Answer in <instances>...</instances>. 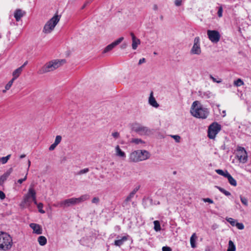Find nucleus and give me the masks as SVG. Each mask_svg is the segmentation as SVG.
Instances as JSON below:
<instances>
[{
	"mask_svg": "<svg viewBox=\"0 0 251 251\" xmlns=\"http://www.w3.org/2000/svg\"><path fill=\"white\" fill-rule=\"evenodd\" d=\"M190 112L194 117L203 119H206L209 114L208 109L204 107L199 101L193 102Z\"/></svg>",
	"mask_w": 251,
	"mask_h": 251,
	"instance_id": "1",
	"label": "nucleus"
},
{
	"mask_svg": "<svg viewBox=\"0 0 251 251\" xmlns=\"http://www.w3.org/2000/svg\"><path fill=\"white\" fill-rule=\"evenodd\" d=\"M66 62L65 59L51 60L44 65L39 71V74H43L48 72L53 71L60 67Z\"/></svg>",
	"mask_w": 251,
	"mask_h": 251,
	"instance_id": "2",
	"label": "nucleus"
},
{
	"mask_svg": "<svg viewBox=\"0 0 251 251\" xmlns=\"http://www.w3.org/2000/svg\"><path fill=\"white\" fill-rule=\"evenodd\" d=\"M150 157V153L146 150H137L132 152L129 156L130 161L137 162L145 160Z\"/></svg>",
	"mask_w": 251,
	"mask_h": 251,
	"instance_id": "3",
	"label": "nucleus"
},
{
	"mask_svg": "<svg viewBox=\"0 0 251 251\" xmlns=\"http://www.w3.org/2000/svg\"><path fill=\"white\" fill-rule=\"evenodd\" d=\"M12 237L8 233L0 232V250L7 251L10 250L12 246Z\"/></svg>",
	"mask_w": 251,
	"mask_h": 251,
	"instance_id": "4",
	"label": "nucleus"
},
{
	"mask_svg": "<svg viewBox=\"0 0 251 251\" xmlns=\"http://www.w3.org/2000/svg\"><path fill=\"white\" fill-rule=\"evenodd\" d=\"M60 16L55 15L45 25L43 32L46 34L50 33L54 28L60 20Z\"/></svg>",
	"mask_w": 251,
	"mask_h": 251,
	"instance_id": "5",
	"label": "nucleus"
},
{
	"mask_svg": "<svg viewBox=\"0 0 251 251\" xmlns=\"http://www.w3.org/2000/svg\"><path fill=\"white\" fill-rule=\"evenodd\" d=\"M131 130L140 135L148 134L150 130L145 126L138 123H134L131 126Z\"/></svg>",
	"mask_w": 251,
	"mask_h": 251,
	"instance_id": "6",
	"label": "nucleus"
},
{
	"mask_svg": "<svg viewBox=\"0 0 251 251\" xmlns=\"http://www.w3.org/2000/svg\"><path fill=\"white\" fill-rule=\"evenodd\" d=\"M221 129V126L216 122L211 124L208 129V137L211 139H214L216 135Z\"/></svg>",
	"mask_w": 251,
	"mask_h": 251,
	"instance_id": "7",
	"label": "nucleus"
},
{
	"mask_svg": "<svg viewBox=\"0 0 251 251\" xmlns=\"http://www.w3.org/2000/svg\"><path fill=\"white\" fill-rule=\"evenodd\" d=\"M201 52L200 46V38L199 37H196L194 40V44L190 50L191 54L200 55Z\"/></svg>",
	"mask_w": 251,
	"mask_h": 251,
	"instance_id": "8",
	"label": "nucleus"
},
{
	"mask_svg": "<svg viewBox=\"0 0 251 251\" xmlns=\"http://www.w3.org/2000/svg\"><path fill=\"white\" fill-rule=\"evenodd\" d=\"M207 34L209 39L214 43H218L221 37V35L219 31L215 30H208Z\"/></svg>",
	"mask_w": 251,
	"mask_h": 251,
	"instance_id": "9",
	"label": "nucleus"
},
{
	"mask_svg": "<svg viewBox=\"0 0 251 251\" xmlns=\"http://www.w3.org/2000/svg\"><path fill=\"white\" fill-rule=\"evenodd\" d=\"M140 186L138 185L136 186L134 189L129 193V194L127 196L125 200L122 203V206L123 207H126L128 208L129 206V202L131 201L132 199L134 197L136 192L140 189Z\"/></svg>",
	"mask_w": 251,
	"mask_h": 251,
	"instance_id": "10",
	"label": "nucleus"
},
{
	"mask_svg": "<svg viewBox=\"0 0 251 251\" xmlns=\"http://www.w3.org/2000/svg\"><path fill=\"white\" fill-rule=\"evenodd\" d=\"M238 153L237 157L240 162L245 163L247 161V153L243 147H239L237 149Z\"/></svg>",
	"mask_w": 251,
	"mask_h": 251,
	"instance_id": "11",
	"label": "nucleus"
},
{
	"mask_svg": "<svg viewBox=\"0 0 251 251\" xmlns=\"http://www.w3.org/2000/svg\"><path fill=\"white\" fill-rule=\"evenodd\" d=\"M58 204L60 207L63 208L75 205L77 204L76 198H72L70 199H66L60 201Z\"/></svg>",
	"mask_w": 251,
	"mask_h": 251,
	"instance_id": "12",
	"label": "nucleus"
},
{
	"mask_svg": "<svg viewBox=\"0 0 251 251\" xmlns=\"http://www.w3.org/2000/svg\"><path fill=\"white\" fill-rule=\"evenodd\" d=\"M124 37H121L112 43L111 44L107 46L104 50H103V53H106L110 50H111L114 48H115L116 46L121 43L124 40Z\"/></svg>",
	"mask_w": 251,
	"mask_h": 251,
	"instance_id": "13",
	"label": "nucleus"
},
{
	"mask_svg": "<svg viewBox=\"0 0 251 251\" xmlns=\"http://www.w3.org/2000/svg\"><path fill=\"white\" fill-rule=\"evenodd\" d=\"M29 226L33 229V232L37 234H41L42 233V228L41 226L35 223H31Z\"/></svg>",
	"mask_w": 251,
	"mask_h": 251,
	"instance_id": "14",
	"label": "nucleus"
},
{
	"mask_svg": "<svg viewBox=\"0 0 251 251\" xmlns=\"http://www.w3.org/2000/svg\"><path fill=\"white\" fill-rule=\"evenodd\" d=\"M25 14V12L20 9H16L14 13V17L17 21H19Z\"/></svg>",
	"mask_w": 251,
	"mask_h": 251,
	"instance_id": "15",
	"label": "nucleus"
},
{
	"mask_svg": "<svg viewBox=\"0 0 251 251\" xmlns=\"http://www.w3.org/2000/svg\"><path fill=\"white\" fill-rule=\"evenodd\" d=\"M149 102L151 105L154 107L157 108L159 106V104L157 102L155 98L152 96V93H151V96L149 97Z\"/></svg>",
	"mask_w": 251,
	"mask_h": 251,
	"instance_id": "16",
	"label": "nucleus"
},
{
	"mask_svg": "<svg viewBox=\"0 0 251 251\" xmlns=\"http://www.w3.org/2000/svg\"><path fill=\"white\" fill-rule=\"evenodd\" d=\"M127 240V237L124 236L120 239L116 240L114 242V245L116 246L120 247Z\"/></svg>",
	"mask_w": 251,
	"mask_h": 251,
	"instance_id": "17",
	"label": "nucleus"
},
{
	"mask_svg": "<svg viewBox=\"0 0 251 251\" xmlns=\"http://www.w3.org/2000/svg\"><path fill=\"white\" fill-rule=\"evenodd\" d=\"M116 154L118 156L125 158L126 155V153L121 150L119 145H117L115 148Z\"/></svg>",
	"mask_w": 251,
	"mask_h": 251,
	"instance_id": "18",
	"label": "nucleus"
},
{
	"mask_svg": "<svg viewBox=\"0 0 251 251\" xmlns=\"http://www.w3.org/2000/svg\"><path fill=\"white\" fill-rule=\"evenodd\" d=\"M226 178H227L228 181L231 185L233 186H236L237 185V182L236 180L230 175L229 173L228 175H226Z\"/></svg>",
	"mask_w": 251,
	"mask_h": 251,
	"instance_id": "19",
	"label": "nucleus"
},
{
	"mask_svg": "<svg viewBox=\"0 0 251 251\" xmlns=\"http://www.w3.org/2000/svg\"><path fill=\"white\" fill-rule=\"evenodd\" d=\"M89 198V196L88 195H83L80 196L79 198H76V201L77 204H78L79 203H81Z\"/></svg>",
	"mask_w": 251,
	"mask_h": 251,
	"instance_id": "20",
	"label": "nucleus"
},
{
	"mask_svg": "<svg viewBox=\"0 0 251 251\" xmlns=\"http://www.w3.org/2000/svg\"><path fill=\"white\" fill-rule=\"evenodd\" d=\"M141 41L139 39H135L132 40V48L133 50H135L137 48L138 45H140Z\"/></svg>",
	"mask_w": 251,
	"mask_h": 251,
	"instance_id": "21",
	"label": "nucleus"
},
{
	"mask_svg": "<svg viewBox=\"0 0 251 251\" xmlns=\"http://www.w3.org/2000/svg\"><path fill=\"white\" fill-rule=\"evenodd\" d=\"M38 241L41 246H44L47 244V239L43 236H39L38 238Z\"/></svg>",
	"mask_w": 251,
	"mask_h": 251,
	"instance_id": "22",
	"label": "nucleus"
},
{
	"mask_svg": "<svg viewBox=\"0 0 251 251\" xmlns=\"http://www.w3.org/2000/svg\"><path fill=\"white\" fill-rule=\"evenodd\" d=\"M22 71L23 70L22 69V67H19L13 72V76H14L15 78H17L19 76Z\"/></svg>",
	"mask_w": 251,
	"mask_h": 251,
	"instance_id": "23",
	"label": "nucleus"
},
{
	"mask_svg": "<svg viewBox=\"0 0 251 251\" xmlns=\"http://www.w3.org/2000/svg\"><path fill=\"white\" fill-rule=\"evenodd\" d=\"M235 245L231 240H229L228 242V246L227 251H235Z\"/></svg>",
	"mask_w": 251,
	"mask_h": 251,
	"instance_id": "24",
	"label": "nucleus"
},
{
	"mask_svg": "<svg viewBox=\"0 0 251 251\" xmlns=\"http://www.w3.org/2000/svg\"><path fill=\"white\" fill-rule=\"evenodd\" d=\"M28 194L32 198L33 201H35L36 192L33 188H30L28 189Z\"/></svg>",
	"mask_w": 251,
	"mask_h": 251,
	"instance_id": "25",
	"label": "nucleus"
},
{
	"mask_svg": "<svg viewBox=\"0 0 251 251\" xmlns=\"http://www.w3.org/2000/svg\"><path fill=\"white\" fill-rule=\"evenodd\" d=\"M130 143H134L136 145H139L140 144H144L145 142L141 139L132 138L130 141Z\"/></svg>",
	"mask_w": 251,
	"mask_h": 251,
	"instance_id": "26",
	"label": "nucleus"
},
{
	"mask_svg": "<svg viewBox=\"0 0 251 251\" xmlns=\"http://www.w3.org/2000/svg\"><path fill=\"white\" fill-rule=\"evenodd\" d=\"M215 171L218 175L224 176L225 177H226V175H228L229 174V173L226 170L224 171L223 170L221 169H217Z\"/></svg>",
	"mask_w": 251,
	"mask_h": 251,
	"instance_id": "27",
	"label": "nucleus"
},
{
	"mask_svg": "<svg viewBox=\"0 0 251 251\" xmlns=\"http://www.w3.org/2000/svg\"><path fill=\"white\" fill-rule=\"evenodd\" d=\"M233 84L236 87H239L244 84L243 81L240 79L238 78L237 80L234 81Z\"/></svg>",
	"mask_w": 251,
	"mask_h": 251,
	"instance_id": "28",
	"label": "nucleus"
},
{
	"mask_svg": "<svg viewBox=\"0 0 251 251\" xmlns=\"http://www.w3.org/2000/svg\"><path fill=\"white\" fill-rule=\"evenodd\" d=\"M153 224H154V229L156 231H158L160 230L161 227H160V225L159 222L158 221H154L153 222Z\"/></svg>",
	"mask_w": 251,
	"mask_h": 251,
	"instance_id": "29",
	"label": "nucleus"
},
{
	"mask_svg": "<svg viewBox=\"0 0 251 251\" xmlns=\"http://www.w3.org/2000/svg\"><path fill=\"white\" fill-rule=\"evenodd\" d=\"M11 157V154H8L6 156L2 157L0 158V162L2 164H4L7 163L8 160L10 159Z\"/></svg>",
	"mask_w": 251,
	"mask_h": 251,
	"instance_id": "30",
	"label": "nucleus"
},
{
	"mask_svg": "<svg viewBox=\"0 0 251 251\" xmlns=\"http://www.w3.org/2000/svg\"><path fill=\"white\" fill-rule=\"evenodd\" d=\"M220 192L224 194L226 196H228L231 195L230 193L226 190H225L224 188L220 187L218 186H215Z\"/></svg>",
	"mask_w": 251,
	"mask_h": 251,
	"instance_id": "31",
	"label": "nucleus"
},
{
	"mask_svg": "<svg viewBox=\"0 0 251 251\" xmlns=\"http://www.w3.org/2000/svg\"><path fill=\"white\" fill-rule=\"evenodd\" d=\"M240 200L241 202L246 206H247L248 205V201L247 198L245 197H242L240 196Z\"/></svg>",
	"mask_w": 251,
	"mask_h": 251,
	"instance_id": "32",
	"label": "nucleus"
},
{
	"mask_svg": "<svg viewBox=\"0 0 251 251\" xmlns=\"http://www.w3.org/2000/svg\"><path fill=\"white\" fill-rule=\"evenodd\" d=\"M226 220L232 226H235L236 223L235 220L232 218H226Z\"/></svg>",
	"mask_w": 251,
	"mask_h": 251,
	"instance_id": "33",
	"label": "nucleus"
},
{
	"mask_svg": "<svg viewBox=\"0 0 251 251\" xmlns=\"http://www.w3.org/2000/svg\"><path fill=\"white\" fill-rule=\"evenodd\" d=\"M8 176L4 174L0 177V184H2L7 178Z\"/></svg>",
	"mask_w": 251,
	"mask_h": 251,
	"instance_id": "34",
	"label": "nucleus"
},
{
	"mask_svg": "<svg viewBox=\"0 0 251 251\" xmlns=\"http://www.w3.org/2000/svg\"><path fill=\"white\" fill-rule=\"evenodd\" d=\"M43 204L42 203H39V204H37V207H38V210H39V212L41 213H45V211L43 210Z\"/></svg>",
	"mask_w": 251,
	"mask_h": 251,
	"instance_id": "35",
	"label": "nucleus"
},
{
	"mask_svg": "<svg viewBox=\"0 0 251 251\" xmlns=\"http://www.w3.org/2000/svg\"><path fill=\"white\" fill-rule=\"evenodd\" d=\"M62 137L60 135H57L55 137L54 143L58 145L61 141Z\"/></svg>",
	"mask_w": 251,
	"mask_h": 251,
	"instance_id": "36",
	"label": "nucleus"
},
{
	"mask_svg": "<svg viewBox=\"0 0 251 251\" xmlns=\"http://www.w3.org/2000/svg\"><path fill=\"white\" fill-rule=\"evenodd\" d=\"M223 9L222 6H220L218 7V11L217 12L218 16L219 18L223 16Z\"/></svg>",
	"mask_w": 251,
	"mask_h": 251,
	"instance_id": "37",
	"label": "nucleus"
},
{
	"mask_svg": "<svg viewBox=\"0 0 251 251\" xmlns=\"http://www.w3.org/2000/svg\"><path fill=\"white\" fill-rule=\"evenodd\" d=\"M194 234L191 236V238H190V244H191V247L193 248H194L196 247V245H195V239L193 238V236H194Z\"/></svg>",
	"mask_w": 251,
	"mask_h": 251,
	"instance_id": "38",
	"label": "nucleus"
},
{
	"mask_svg": "<svg viewBox=\"0 0 251 251\" xmlns=\"http://www.w3.org/2000/svg\"><path fill=\"white\" fill-rule=\"evenodd\" d=\"M235 226L239 229H243L244 228V226L242 223H236Z\"/></svg>",
	"mask_w": 251,
	"mask_h": 251,
	"instance_id": "39",
	"label": "nucleus"
},
{
	"mask_svg": "<svg viewBox=\"0 0 251 251\" xmlns=\"http://www.w3.org/2000/svg\"><path fill=\"white\" fill-rule=\"evenodd\" d=\"M173 138H174L176 142H179L180 137L179 136L176 135H172L171 136Z\"/></svg>",
	"mask_w": 251,
	"mask_h": 251,
	"instance_id": "40",
	"label": "nucleus"
},
{
	"mask_svg": "<svg viewBox=\"0 0 251 251\" xmlns=\"http://www.w3.org/2000/svg\"><path fill=\"white\" fill-rule=\"evenodd\" d=\"M100 201V199L98 197H94L92 200V202L95 204H98Z\"/></svg>",
	"mask_w": 251,
	"mask_h": 251,
	"instance_id": "41",
	"label": "nucleus"
},
{
	"mask_svg": "<svg viewBox=\"0 0 251 251\" xmlns=\"http://www.w3.org/2000/svg\"><path fill=\"white\" fill-rule=\"evenodd\" d=\"M88 172H89V169L88 168H85L84 169L81 170L79 171L78 174L81 175V174H83L87 173Z\"/></svg>",
	"mask_w": 251,
	"mask_h": 251,
	"instance_id": "42",
	"label": "nucleus"
},
{
	"mask_svg": "<svg viewBox=\"0 0 251 251\" xmlns=\"http://www.w3.org/2000/svg\"><path fill=\"white\" fill-rule=\"evenodd\" d=\"M203 201L205 202H209L210 203H213V200H212L210 198H204V199H203Z\"/></svg>",
	"mask_w": 251,
	"mask_h": 251,
	"instance_id": "43",
	"label": "nucleus"
},
{
	"mask_svg": "<svg viewBox=\"0 0 251 251\" xmlns=\"http://www.w3.org/2000/svg\"><path fill=\"white\" fill-rule=\"evenodd\" d=\"M175 4L176 6H179L182 4V0H175Z\"/></svg>",
	"mask_w": 251,
	"mask_h": 251,
	"instance_id": "44",
	"label": "nucleus"
},
{
	"mask_svg": "<svg viewBox=\"0 0 251 251\" xmlns=\"http://www.w3.org/2000/svg\"><path fill=\"white\" fill-rule=\"evenodd\" d=\"M112 135L114 138L117 139L119 137L120 134L118 132H115L112 133Z\"/></svg>",
	"mask_w": 251,
	"mask_h": 251,
	"instance_id": "45",
	"label": "nucleus"
},
{
	"mask_svg": "<svg viewBox=\"0 0 251 251\" xmlns=\"http://www.w3.org/2000/svg\"><path fill=\"white\" fill-rule=\"evenodd\" d=\"M57 145L56 144H55V143H53L52 144H51L50 147H49V150L51 151H53L54 150V149L56 148V147L57 146Z\"/></svg>",
	"mask_w": 251,
	"mask_h": 251,
	"instance_id": "46",
	"label": "nucleus"
},
{
	"mask_svg": "<svg viewBox=\"0 0 251 251\" xmlns=\"http://www.w3.org/2000/svg\"><path fill=\"white\" fill-rule=\"evenodd\" d=\"M162 251H172V249L169 247L165 246L162 248Z\"/></svg>",
	"mask_w": 251,
	"mask_h": 251,
	"instance_id": "47",
	"label": "nucleus"
},
{
	"mask_svg": "<svg viewBox=\"0 0 251 251\" xmlns=\"http://www.w3.org/2000/svg\"><path fill=\"white\" fill-rule=\"evenodd\" d=\"M13 171L12 168H10L4 174L8 177Z\"/></svg>",
	"mask_w": 251,
	"mask_h": 251,
	"instance_id": "48",
	"label": "nucleus"
},
{
	"mask_svg": "<svg viewBox=\"0 0 251 251\" xmlns=\"http://www.w3.org/2000/svg\"><path fill=\"white\" fill-rule=\"evenodd\" d=\"M5 198V194L1 191H0V199L4 200Z\"/></svg>",
	"mask_w": 251,
	"mask_h": 251,
	"instance_id": "49",
	"label": "nucleus"
},
{
	"mask_svg": "<svg viewBox=\"0 0 251 251\" xmlns=\"http://www.w3.org/2000/svg\"><path fill=\"white\" fill-rule=\"evenodd\" d=\"M210 78L215 82H217L218 83H221L222 82V80L220 79L219 80H217L216 78H215L213 76H212L211 75H210Z\"/></svg>",
	"mask_w": 251,
	"mask_h": 251,
	"instance_id": "50",
	"label": "nucleus"
},
{
	"mask_svg": "<svg viewBox=\"0 0 251 251\" xmlns=\"http://www.w3.org/2000/svg\"><path fill=\"white\" fill-rule=\"evenodd\" d=\"M12 85V84H11L9 81L8 82V83L5 85V88L6 90H9L11 86Z\"/></svg>",
	"mask_w": 251,
	"mask_h": 251,
	"instance_id": "51",
	"label": "nucleus"
},
{
	"mask_svg": "<svg viewBox=\"0 0 251 251\" xmlns=\"http://www.w3.org/2000/svg\"><path fill=\"white\" fill-rule=\"evenodd\" d=\"M146 62V59L144 58H142L140 59L138 62V65H141L142 63H145Z\"/></svg>",
	"mask_w": 251,
	"mask_h": 251,
	"instance_id": "52",
	"label": "nucleus"
},
{
	"mask_svg": "<svg viewBox=\"0 0 251 251\" xmlns=\"http://www.w3.org/2000/svg\"><path fill=\"white\" fill-rule=\"evenodd\" d=\"M127 46V44L126 43H124L121 46V48L122 49H125Z\"/></svg>",
	"mask_w": 251,
	"mask_h": 251,
	"instance_id": "53",
	"label": "nucleus"
},
{
	"mask_svg": "<svg viewBox=\"0 0 251 251\" xmlns=\"http://www.w3.org/2000/svg\"><path fill=\"white\" fill-rule=\"evenodd\" d=\"M218 225L214 224L212 226L211 228L212 229L214 230V229H216L217 228H218Z\"/></svg>",
	"mask_w": 251,
	"mask_h": 251,
	"instance_id": "54",
	"label": "nucleus"
},
{
	"mask_svg": "<svg viewBox=\"0 0 251 251\" xmlns=\"http://www.w3.org/2000/svg\"><path fill=\"white\" fill-rule=\"evenodd\" d=\"M152 9L154 11L157 10H158V6H157V4H154L153 5Z\"/></svg>",
	"mask_w": 251,
	"mask_h": 251,
	"instance_id": "55",
	"label": "nucleus"
},
{
	"mask_svg": "<svg viewBox=\"0 0 251 251\" xmlns=\"http://www.w3.org/2000/svg\"><path fill=\"white\" fill-rule=\"evenodd\" d=\"M130 35L131 36V38H132V40H134L135 39H136L137 38L135 37V36L134 35V34H133V33L132 32H131L130 33Z\"/></svg>",
	"mask_w": 251,
	"mask_h": 251,
	"instance_id": "56",
	"label": "nucleus"
},
{
	"mask_svg": "<svg viewBox=\"0 0 251 251\" xmlns=\"http://www.w3.org/2000/svg\"><path fill=\"white\" fill-rule=\"evenodd\" d=\"M16 79H17V78H15V77H14V76H13V78H12V79H11V80H10L9 81V82H10L11 84H13V83L14 81Z\"/></svg>",
	"mask_w": 251,
	"mask_h": 251,
	"instance_id": "57",
	"label": "nucleus"
},
{
	"mask_svg": "<svg viewBox=\"0 0 251 251\" xmlns=\"http://www.w3.org/2000/svg\"><path fill=\"white\" fill-rule=\"evenodd\" d=\"M16 79H17V78H15V77H14V76H13V78H12V79H11V80H10L9 81V82H10L11 84H13V83L14 81Z\"/></svg>",
	"mask_w": 251,
	"mask_h": 251,
	"instance_id": "58",
	"label": "nucleus"
},
{
	"mask_svg": "<svg viewBox=\"0 0 251 251\" xmlns=\"http://www.w3.org/2000/svg\"><path fill=\"white\" fill-rule=\"evenodd\" d=\"M27 63H28V62H27V61H25V62L24 63V64H23L22 66H21L20 67H22V70H23L24 67L25 66H26V65H27Z\"/></svg>",
	"mask_w": 251,
	"mask_h": 251,
	"instance_id": "59",
	"label": "nucleus"
},
{
	"mask_svg": "<svg viewBox=\"0 0 251 251\" xmlns=\"http://www.w3.org/2000/svg\"><path fill=\"white\" fill-rule=\"evenodd\" d=\"M23 182H24V180L22 178L19 179L17 181V182L20 183V184L22 183Z\"/></svg>",
	"mask_w": 251,
	"mask_h": 251,
	"instance_id": "60",
	"label": "nucleus"
},
{
	"mask_svg": "<svg viewBox=\"0 0 251 251\" xmlns=\"http://www.w3.org/2000/svg\"><path fill=\"white\" fill-rule=\"evenodd\" d=\"M30 164H31V162L29 160H28V168H27V171L28 172V171L29 170V168L30 166Z\"/></svg>",
	"mask_w": 251,
	"mask_h": 251,
	"instance_id": "61",
	"label": "nucleus"
},
{
	"mask_svg": "<svg viewBox=\"0 0 251 251\" xmlns=\"http://www.w3.org/2000/svg\"><path fill=\"white\" fill-rule=\"evenodd\" d=\"M25 157V154H22L20 156V158H23Z\"/></svg>",
	"mask_w": 251,
	"mask_h": 251,
	"instance_id": "62",
	"label": "nucleus"
},
{
	"mask_svg": "<svg viewBox=\"0 0 251 251\" xmlns=\"http://www.w3.org/2000/svg\"><path fill=\"white\" fill-rule=\"evenodd\" d=\"M27 173L26 174L25 176V177L24 178H22L24 180V181H25L26 179V178H27Z\"/></svg>",
	"mask_w": 251,
	"mask_h": 251,
	"instance_id": "63",
	"label": "nucleus"
},
{
	"mask_svg": "<svg viewBox=\"0 0 251 251\" xmlns=\"http://www.w3.org/2000/svg\"><path fill=\"white\" fill-rule=\"evenodd\" d=\"M221 149H223V150H225V149H226L225 145H224L222 146Z\"/></svg>",
	"mask_w": 251,
	"mask_h": 251,
	"instance_id": "64",
	"label": "nucleus"
}]
</instances>
